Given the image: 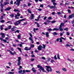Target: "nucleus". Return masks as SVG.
<instances>
[{"instance_id": "bf43d9fd", "label": "nucleus", "mask_w": 74, "mask_h": 74, "mask_svg": "<svg viewBox=\"0 0 74 74\" xmlns=\"http://www.w3.org/2000/svg\"><path fill=\"white\" fill-rule=\"evenodd\" d=\"M53 5H57V4L56 3L54 2V3H53Z\"/></svg>"}, {"instance_id": "b1692460", "label": "nucleus", "mask_w": 74, "mask_h": 74, "mask_svg": "<svg viewBox=\"0 0 74 74\" xmlns=\"http://www.w3.org/2000/svg\"><path fill=\"white\" fill-rule=\"evenodd\" d=\"M62 70L64 71H67V69L65 68H62Z\"/></svg>"}, {"instance_id": "2eb2a0df", "label": "nucleus", "mask_w": 74, "mask_h": 74, "mask_svg": "<svg viewBox=\"0 0 74 74\" xmlns=\"http://www.w3.org/2000/svg\"><path fill=\"white\" fill-rule=\"evenodd\" d=\"M64 23H61V24L60 25V27H63L64 26Z\"/></svg>"}, {"instance_id": "ea45409f", "label": "nucleus", "mask_w": 74, "mask_h": 74, "mask_svg": "<svg viewBox=\"0 0 74 74\" xmlns=\"http://www.w3.org/2000/svg\"><path fill=\"white\" fill-rule=\"evenodd\" d=\"M1 8H3V7H4V5L3 4L1 3Z\"/></svg>"}, {"instance_id": "c756f323", "label": "nucleus", "mask_w": 74, "mask_h": 74, "mask_svg": "<svg viewBox=\"0 0 74 74\" xmlns=\"http://www.w3.org/2000/svg\"><path fill=\"white\" fill-rule=\"evenodd\" d=\"M8 73L10 74H14V72H9Z\"/></svg>"}, {"instance_id": "37998d69", "label": "nucleus", "mask_w": 74, "mask_h": 74, "mask_svg": "<svg viewBox=\"0 0 74 74\" xmlns=\"http://www.w3.org/2000/svg\"><path fill=\"white\" fill-rule=\"evenodd\" d=\"M62 39L61 38H60V42H63V41H62Z\"/></svg>"}, {"instance_id": "6ab92c4d", "label": "nucleus", "mask_w": 74, "mask_h": 74, "mask_svg": "<svg viewBox=\"0 0 74 74\" xmlns=\"http://www.w3.org/2000/svg\"><path fill=\"white\" fill-rule=\"evenodd\" d=\"M46 35L47 37H49V33L48 32H46Z\"/></svg>"}, {"instance_id": "6e6552de", "label": "nucleus", "mask_w": 74, "mask_h": 74, "mask_svg": "<svg viewBox=\"0 0 74 74\" xmlns=\"http://www.w3.org/2000/svg\"><path fill=\"white\" fill-rule=\"evenodd\" d=\"M23 0H16L17 3H16V5H18V6L19 5V3H20V1H22Z\"/></svg>"}, {"instance_id": "680f3d73", "label": "nucleus", "mask_w": 74, "mask_h": 74, "mask_svg": "<svg viewBox=\"0 0 74 74\" xmlns=\"http://www.w3.org/2000/svg\"><path fill=\"white\" fill-rule=\"evenodd\" d=\"M51 63H53V62H55V61L53 60H51Z\"/></svg>"}, {"instance_id": "c85d7f7f", "label": "nucleus", "mask_w": 74, "mask_h": 74, "mask_svg": "<svg viewBox=\"0 0 74 74\" xmlns=\"http://www.w3.org/2000/svg\"><path fill=\"white\" fill-rule=\"evenodd\" d=\"M17 49L19 50V51L22 53V51H21V48H19V47L17 48Z\"/></svg>"}, {"instance_id": "393cba45", "label": "nucleus", "mask_w": 74, "mask_h": 74, "mask_svg": "<svg viewBox=\"0 0 74 74\" xmlns=\"http://www.w3.org/2000/svg\"><path fill=\"white\" fill-rule=\"evenodd\" d=\"M59 29L57 28H54L53 29V31H55V30H59Z\"/></svg>"}, {"instance_id": "72a5a7b5", "label": "nucleus", "mask_w": 74, "mask_h": 74, "mask_svg": "<svg viewBox=\"0 0 74 74\" xmlns=\"http://www.w3.org/2000/svg\"><path fill=\"white\" fill-rule=\"evenodd\" d=\"M8 29H11V26L10 25L8 27Z\"/></svg>"}, {"instance_id": "4d7b16f0", "label": "nucleus", "mask_w": 74, "mask_h": 74, "mask_svg": "<svg viewBox=\"0 0 74 74\" xmlns=\"http://www.w3.org/2000/svg\"><path fill=\"white\" fill-rule=\"evenodd\" d=\"M69 18H73L72 17V15H70V16H69Z\"/></svg>"}, {"instance_id": "69168bd1", "label": "nucleus", "mask_w": 74, "mask_h": 74, "mask_svg": "<svg viewBox=\"0 0 74 74\" xmlns=\"http://www.w3.org/2000/svg\"><path fill=\"white\" fill-rule=\"evenodd\" d=\"M61 39H62L63 40H66V39H65V38H63L62 37H61Z\"/></svg>"}, {"instance_id": "a211bd4d", "label": "nucleus", "mask_w": 74, "mask_h": 74, "mask_svg": "<svg viewBox=\"0 0 74 74\" xmlns=\"http://www.w3.org/2000/svg\"><path fill=\"white\" fill-rule=\"evenodd\" d=\"M34 45L33 44H31L30 45V47L29 48H31V49H32V48H34Z\"/></svg>"}, {"instance_id": "58836bf2", "label": "nucleus", "mask_w": 74, "mask_h": 74, "mask_svg": "<svg viewBox=\"0 0 74 74\" xmlns=\"http://www.w3.org/2000/svg\"><path fill=\"white\" fill-rule=\"evenodd\" d=\"M51 1L52 3H55V1H56L55 0H51Z\"/></svg>"}, {"instance_id": "7c9ffc66", "label": "nucleus", "mask_w": 74, "mask_h": 74, "mask_svg": "<svg viewBox=\"0 0 74 74\" xmlns=\"http://www.w3.org/2000/svg\"><path fill=\"white\" fill-rule=\"evenodd\" d=\"M3 25H2L0 27V29L1 30H3Z\"/></svg>"}, {"instance_id": "f8f14e48", "label": "nucleus", "mask_w": 74, "mask_h": 74, "mask_svg": "<svg viewBox=\"0 0 74 74\" xmlns=\"http://www.w3.org/2000/svg\"><path fill=\"white\" fill-rule=\"evenodd\" d=\"M1 35L2 36V38H4L5 37V34L4 33H1Z\"/></svg>"}, {"instance_id": "052dcab7", "label": "nucleus", "mask_w": 74, "mask_h": 74, "mask_svg": "<svg viewBox=\"0 0 74 74\" xmlns=\"http://www.w3.org/2000/svg\"><path fill=\"white\" fill-rule=\"evenodd\" d=\"M3 19V16H1L0 18V19Z\"/></svg>"}, {"instance_id": "5701e85b", "label": "nucleus", "mask_w": 74, "mask_h": 74, "mask_svg": "<svg viewBox=\"0 0 74 74\" xmlns=\"http://www.w3.org/2000/svg\"><path fill=\"white\" fill-rule=\"evenodd\" d=\"M34 18V15L32 14L31 15V19H33Z\"/></svg>"}, {"instance_id": "473e14b6", "label": "nucleus", "mask_w": 74, "mask_h": 74, "mask_svg": "<svg viewBox=\"0 0 74 74\" xmlns=\"http://www.w3.org/2000/svg\"><path fill=\"white\" fill-rule=\"evenodd\" d=\"M51 23H55V22H56V21L54 20L52 21H51Z\"/></svg>"}, {"instance_id": "7ed1b4c3", "label": "nucleus", "mask_w": 74, "mask_h": 74, "mask_svg": "<svg viewBox=\"0 0 74 74\" xmlns=\"http://www.w3.org/2000/svg\"><path fill=\"white\" fill-rule=\"evenodd\" d=\"M37 67L38 68L40 69L42 71H43V72H46V71L44 70V68H43L42 66H41L40 65H38Z\"/></svg>"}, {"instance_id": "bb28decb", "label": "nucleus", "mask_w": 74, "mask_h": 74, "mask_svg": "<svg viewBox=\"0 0 74 74\" xmlns=\"http://www.w3.org/2000/svg\"><path fill=\"white\" fill-rule=\"evenodd\" d=\"M20 64H21V61H18V66H20Z\"/></svg>"}, {"instance_id": "8fccbe9b", "label": "nucleus", "mask_w": 74, "mask_h": 74, "mask_svg": "<svg viewBox=\"0 0 74 74\" xmlns=\"http://www.w3.org/2000/svg\"><path fill=\"white\" fill-rule=\"evenodd\" d=\"M57 58L58 59H60V57H59V54H58L57 55Z\"/></svg>"}, {"instance_id": "49530a36", "label": "nucleus", "mask_w": 74, "mask_h": 74, "mask_svg": "<svg viewBox=\"0 0 74 74\" xmlns=\"http://www.w3.org/2000/svg\"><path fill=\"white\" fill-rule=\"evenodd\" d=\"M28 12H29V13H30V14H31V13H32V12H31V11H30V10L29 9H28Z\"/></svg>"}, {"instance_id": "4be33fe9", "label": "nucleus", "mask_w": 74, "mask_h": 74, "mask_svg": "<svg viewBox=\"0 0 74 74\" xmlns=\"http://www.w3.org/2000/svg\"><path fill=\"white\" fill-rule=\"evenodd\" d=\"M32 70L33 71V72H34V73H35V72H36V70L35 69H34V68H32Z\"/></svg>"}, {"instance_id": "a19ab883", "label": "nucleus", "mask_w": 74, "mask_h": 74, "mask_svg": "<svg viewBox=\"0 0 74 74\" xmlns=\"http://www.w3.org/2000/svg\"><path fill=\"white\" fill-rule=\"evenodd\" d=\"M29 35L31 37V38H32L33 37V36H32V34L31 33H29Z\"/></svg>"}, {"instance_id": "a878e982", "label": "nucleus", "mask_w": 74, "mask_h": 74, "mask_svg": "<svg viewBox=\"0 0 74 74\" xmlns=\"http://www.w3.org/2000/svg\"><path fill=\"white\" fill-rule=\"evenodd\" d=\"M18 61H21V58L20 57H18Z\"/></svg>"}, {"instance_id": "5fc2aeb1", "label": "nucleus", "mask_w": 74, "mask_h": 74, "mask_svg": "<svg viewBox=\"0 0 74 74\" xmlns=\"http://www.w3.org/2000/svg\"><path fill=\"white\" fill-rule=\"evenodd\" d=\"M13 47H16V45L15 44H13Z\"/></svg>"}, {"instance_id": "603ef678", "label": "nucleus", "mask_w": 74, "mask_h": 74, "mask_svg": "<svg viewBox=\"0 0 74 74\" xmlns=\"http://www.w3.org/2000/svg\"><path fill=\"white\" fill-rule=\"evenodd\" d=\"M36 25L38 27H40V25H39V24H38V23H37Z\"/></svg>"}, {"instance_id": "9d476101", "label": "nucleus", "mask_w": 74, "mask_h": 74, "mask_svg": "<svg viewBox=\"0 0 74 74\" xmlns=\"http://www.w3.org/2000/svg\"><path fill=\"white\" fill-rule=\"evenodd\" d=\"M29 40L31 41V42L32 44H33L34 43V40H33V39L31 37H29Z\"/></svg>"}, {"instance_id": "13d9d810", "label": "nucleus", "mask_w": 74, "mask_h": 74, "mask_svg": "<svg viewBox=\"0 0 74 74\" xmlns=\"http://www.w3.org/2000/svg\"><path fill=\"white\" fill-rule=\"evenodd\" d=\"M54 58L55 60H56V59H57V58L56 57V56H54Z\"/></svg>"}, {"instance_id": "e2e57ef3", "label": "nucleus", "mask_w": 74, "mask_h": 74, "mask_svg": "<svg viewBox=\"0 0 74 74\" xmlns=\"http://www.w3.org/2000/svg\"><path fill=\"white\" fill-rule=\"evenodd\" d=\"M66 47H70V45L69 44H67L66 45Z\"/></svg>"}, {"instance_id": "774afa93", "label": "nucleus", "mask_w": 74, "mask_h": 74, "mask_svg": "<svg viewBox=\"0 0 74 74\" xmlns=\"http://www.w3.org/2000/svg\"><path fill=\"white\" fill-rule=\"evenodd\" d=\"M37 10H39V11H41V10H42V9H41V8L38 9Z\"/></svg>"}, {"instance_id": "aec40b11", "label": "nucleus", "mask_w": 74, "mask_h": 74, "mask_svg": "<svg viewBox=\"0 0 74 74\" xmlns=\"http://www.w3.org/2000/svg\"><path fill=\"white\" fill-rule=\"evenodd\" d=\"M36 30H38V28H34V32H35V33H36Z\"/></svg>"}, {"instance_id": "0eeeda50", "label": "nucleus", "mask_w": 74, "mask_h": 74, "mask_svg": "<svg viewBox=\"0 0 74 74\" xmlns=\"http://www.w3.org/2000/svg\"><path fill=\"white\" fill-rule=\"evenodd\" d=\"M17 15L16 14L15 17L16 18V19H19V18L18 17V16H19L21 15L19 13H17Z\"/></svg>"}, {"instance_id": "20e7f679", "label": "nucleus", "mask_w": 74, "mask_h": 74, "mask_svg": "<svg viewBox=\"0 0 74 74\" xmlns=\"http://www.w3.org/2000/svg\"><path fill=\"white\" fill-rule=\"evenodd\" d=\"M7 51L8 52H10V54H11L12 55H16V53L15 52H14V53L12 52V51L11 50H10L8 49L7 50Z\"/></svg>"}, {"instance_id": "412c9836", "label": "nucleus", "mask_w": 74, "mask_h": 74, "mask_svg": "<svg viewBox=\"0 0 74 74\" xmlns=\"http://www.w3.org/2000/svg\"><path fill=\"white\" fill-rule=\"evenodd\" d=\"M59 28L60 29V31H63V29L61 27H59Z\"/></svg>"}, {"instance_id": "f03ea898", "label": "nucleus", "mask_w": 74, "mask_h": 74, "mask_svg": "<svg viewBox=\"0 0 74 74\" xmlns=\"http://www.w3.org/2000/svg\"><path fill=\"white\" fill-rule=\"evenodd\" d=\"M42 46H43V47L41 45H39V46H38V50L40 51L41 50V49H42V48H43V49H45V45L44 44H43Z\"/></svg>"}, {"instance_id": "39448f33", "label": "nucleus", "mask_w": 74, "mask_h": 74, "mask_svg": "<svg viewBox=\"0 0 74 74\" xmlns=\"http://www.w3.org/2000/svg\"><path fill=\"white\" fill-rule=\"evenodd\" d=\"M21 22H19V21H18L14 23V25L15 26H18L19 24H20Z\"/></svg>"}, {"instance_id": "3c124183", "label": "nucleus", "mask_w": 74, "mask_h": 74, "mask_svg": "<svg viewBox=\"0 0 74 74\" xmlns=\"http://www.w3.org/2000/svg\"><path fill=\"white\" fill-rule=\"evenodd\" d=\"M68 13H71V10H70L69 9L68 10Z\"/></svg>"}, {"instance_id": "864d4df0", "label": "nucleus", "mask_w": 74, "mask_h": 74, "mask_svg": "<svg viewBox=\"0 0 74 74\" xmlns=\"http://www.w3.org/2000/svg\"><path fill=\"white\" fill-rule=\"evenodd\" d=\"M1 23H4V20H2L0 21Z\"/></svg>"}, {"instance_id": "f3484780", "label": "nucleus", "mask_w": 74, "mask_h": 74, "mask_svg": "<svg viewBox=\"0 0 74 74\" xmlns=\"http://www.w3.org/2000/svg\"><path fill=\"white\" fill-rule=\"evenodd\" d=\"M26 20L25 18L24 19H21L20 20H18L20 22H22V21H24Z\"/></svg>"}, {"instance_id": "de8ad7c7", "label": "nucleus", "mask_w": 74, "mask_h": 74, "mask_svg": "<svg viewBox=\"0 0 74 74\" xmlns=\"http://www.w3.org/2000/svg\"><path fill=\"white\" fill-rule=\"evenodd\" d=\"M17 37L18 39H20V38H21V36L19 35H18V36Z\"/></svg>"}, {"instance_id": "6e6d98bb", "label": "nucleus", "mask_w": 74, "mask_h": 74, "mask_svg": "<svg viewBox=\"0 0 74 74\" xmlns=\"http://www.w3.org/2000/svg\"><path fill=\"white\" fill-rule=\"evenodd\" d=\"M40 7H42V8H43V5L41 4L40 5Z\"/></svg>"}, {"instance_id": "09e8293b", "label": "nucleus", "mask_w": 74, "mask_h": 74, "mask_svg": "<svg viewBox=\"0 0 74 74\" xmlns=\"http://www.w3.org/2000/svg\"><path fill=\"white\" fill-rule=\"evenodd\" d=\"M22 68V67L21 66H19V68H18V70H20Z\"/></svg>"}, {"instance_id": "9b49d317", "label": "nucleus", "mask_w": 74, "mask_h": 74, "mask_svg": "<svg viewBox=\"0 0 74 74\" xmlns=\"http://www.w3.org/2000/svg\"><path fill=\"white\" fill-rule=\"evenodd\" d=\"M31 49V48H29V49H27V47H25L24 49V50L25 51H30Z\"/></svg>"}, {"instance_id": "ddd939ff", "label": "nucleus", "mask_w": 74, "mask_h": 74, "mask_svg": "<svg viewBox=\"0 0 74 74\" xmlns=\"http://www.w3.org/2000/svg\"><path fill=\"white\" fill-rule=\"evenodd\" d=\"M9 2H5L4 3V5H6L7 4H9Z\"/></svg>"}, {"instance_id": "cd10ccee", "label": "nucleus", "mask_w": 74, "mask_h": 74, "mask_svg": "<svg viewBox=\"0 0 74 74\" xmlns=\"http://www.w3.org/2000/svg\"><path fill=\"white\" fill-rule=\"evenodd\" d=\"M3 42H7V43H9V42L7 41V40H3Z\"/></svg>"}, {"instance_id": "4c0bfd02", "label": "nucleus", "mask_w": 74, "mask_h": 74, "mask_svg": "<svg viewBox=\"0 0 74 74\" xmlns=\"http://www.w3.org/2000/svg\"><path fill=\"white\" fill-rule=\"evenodd\" d=\"M22 73V70H21L19 71H18V73L19 74H20V73Z\"/></svg>"}, {"instance_id": "dca6fc26", "label": "nucleus", "mask_w": 74, "mask_h": 74, "mask_svg": "<svg viewBox=\"0 0 74 74\" xmlns=\"http://www.w3.org/2000/svg\"><path fill=\"white\" fill-rule=\"evenodd\" d=\"M11 9V8L10 7H8L5 9V10L6 11H8Z\"/></svg>"}, {"instance_id": "0e129e2a", "label": "nucleus", "mask_w": 74, "mask_h": 74, "mask_svg": "<svg viewBox=\"0 0 74 74\" xmlns=\"http://www.w3.org/2000/svg\"><path fill=\"white\" fill-rule=\"evenodd\" d=\"M56 73H58V74H60V72L59 71H56Z\"/></svg>"}, {"instance_id": "2f4dec72", "label": "nucleus", "mask_w": 74, "mask_h": 74, "mask_svg": "<svg viewBox=\"0 0 74 74\" xmlns=\"http://www.w3.org/2000/svg\"><path fill=\"white\" fill-rule=\"evenodd\" d=\"M47 31H52L53 30V29H47Z\"/></svg>"}, {"instance_id": "423d86ee", "label": "nucleus", "mask_w": 74, "mask_h": 74, "mask_svg": "<svg viewBox=\"0 0 74 74\" xmlns=\"http://www.w3.org/2000/svg\"><path fill=\"white\" fill-rule=\"evenodd\" d=\"M48 7H49L50 9H55L56 8V6L54 5V6H50L49 5H48Z\"/></svg>"}, {"instance_id": "338daca9", "label": "nucleus", "mask_w": 74, "mask_h": 74, "mask_svg": "<svg viewBox=\"0 0 74 74\" xmlns=\"http://www.w3.org/2000/svg\"><path fill=\"white\" fill-rule=\"evenodd\" d=\"M58 14H59V15H61V13L60 12H57Z\"/></svg>"}, {"instance_id": "f257e3e1", "label": "nucleus", "mask_w": 74, "mask_h": 74, "mask_svg": "<svg viewBox=\"0 0 74 74\" xmlns=\"http://www.w3.org/2000/svg\"><path fill=\"white\" fill-rule=\"evenodd\" d=\"M46 67H47V70L48 72H52V69L51 68L50 66H45Z\"/></svg>"}, {"instance_id": "f704fd0d", "label": "nucleus", "mask_w": 74, "mask_h": 74, "mask_svg": "<svg viewBox=\"0 0 74 74\" xmlns=\"http://www.w3.org/2000/svg\"><path fill=\"white\" fill-rule=\"evenodd\" d=\"M64 30H66V31H68V28H64Z\"/></svg>"}, {"instance_id": "c03bdc74", "label": "nucleus", "mask_w": 74, "mask_h": 74, "mask_svg": "<svg viewBox=\"0 0 74 74\" xmlns=\"http://www.w3.org/2000/svg\"><path fill=\"white\" fill-rule=\"evenodd\" d=\"M68 8H69V9H71V8H74L73 7L69 6L68 7Z\"/></svg>"}, {"instance_id": "4468645a", "label": "nucleus", "mask_w": 74, "mask_h": 74, "mask_svg": "<svg viewBox=\"0 0 74 74\" xmlns=\"http://www.w3.org/2000/svg\"><path fill=\"white\" fill-rule=\"evenodd\" d=\"M53 36H56L58 35V33L56 32H54V33H52Z\"/></svg>"}, {"instance_id": "c9c22d12", "label": "nucleus", "mask_w": 74, "mask_h": 74, "mask_svg": "<svg viewBox=\"0 0 74 74\" xmlns=\"http://www.w3.org/2000/svg\"><path fill=\"white\" fill-rule=\"evenodd\" d=\"M19 30H17L16 31H15L14 33H19Z\"/></svg>"}, {"instance_id": "e433bc0d", "label": "nucleus", "mask_w": 74, "mask_h": 74, "mask_svg": "<svg viewBox=\"0 0 74 74\" xmlns=\"http://www.w3.org/2000/svg\"><path fill=\"white\" fill-rule=\"evenodd\" d=\"M10 16H11V18H13V17H14V14H12L10 15Z\"/></svg>"}, {"instance_id": "a18cd8bd", "label": "nucleus", "mask_w": 74, "mask_h": 74, "mask_svg": "<svg viewBox=\"0 0 74 74\" xmlns=\"http://www.w3.org/2000/svg\"><path fill=\"white\" fill-rule=\"evenodd\" d=\"M14 11L17 12L18 11H19V10L18 9H15L14 10Z\"/></svg>"}, {"instance_id": "1a4fd4ad", "label": "nucleus", "mask_w": 74, "mask_h": 74, "mask_svg": "<svg viewBox=\"0 0 74 74\" xmlns=\"http://www.w3.org/2000/svg\"><path fill=\"white\" fill-rule=\"evenodd\" d=\"M16 27L13 26V28H12L11 29V32H14V31H15V29H16Z\"/></svg>"}, {"instance_id": "79ce46f5", "label": "nucleus", "mask_w": 74, "mask_h": 74, "mask_svg": "<svg viewBox=\"0 0 74 74\" xmlns=\"http://www.w3.org/2000/svg\"><path fill=\"white\" fill-rule=\"evenodd\" d=\"M25 71L27 73H30V71L28 70H25Z\"/></svg>"}]
</instances>
